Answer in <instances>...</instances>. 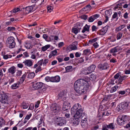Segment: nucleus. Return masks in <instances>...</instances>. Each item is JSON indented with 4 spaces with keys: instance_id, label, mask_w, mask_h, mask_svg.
Listing matches in <instances>:
<instances>
[{
    "instance_id": "1",
    "label": "nucleus",
    "mask_w": 130,
    "mask_h": 130,
    "mask_svg": "<svg viewBox=\"0 0 130 130\" xmlns=\"http://www.w3.org/2000/svg\"><path fill=\"white\" fill-rule=\"evenodd\" d=\"M89 86L88 82L86 80L81 79L77 80L74 84V89L76 92V95L79 96L83 93H86Z\"/></svg>"
},
{
    "instance_id": "2",
    "label": "nucleus",
    "mask_w": 130,
    "mask_h": 130,
    "mask_svg": "<svg viewBox=\"0 0 130 130\" xmlns=\"http://www.w3.org/2000/svg\"><path fill=\"white\" fill-rule=\"evenodd\" d=\"M83 109L81 105L78 103L75 104L72 107L71 110V113L74 114V119L73 122V125L76 126L78 125L80 122L79 119L81 118V114L83 113Z\"/></svg>"
},
{
    "instance_id": "3",
    "label": "nucleus",
    "mask_w": 130,
    "mask_h": 130,
    "mask_svg": "<svg viewBox=\"0 0 130 130\" xmlns=\"http://www.w3.org/2000/svg\"><path fill=\"white\" fill-rule=\"evenodd\" d=\"M82 121L80 122V124L82 127L85 129L88 126L87 122V115L84 112H83L81 114Z\"/></svg>"
},
{
    "instance_id": "4",
    "label": "nucleus",
    "mask_w": 130,
    "mask_h": 130,
    "mask_svg": "<svg viewBox=\"0 0 130 130\" xmlns=\"http://www.w3.org/2000/svg\"><path fill=\"white\" fill-rule=\"evenodd\" d=\"M15 39L13 37H10L7 38L6 43L7 46L10 48H12L15 47Z\"/></svg>"
},
{
    "instance_id": "5",
    "label": "nucleus",
    "mask_w": 130,
    "mask_h": 130,
    "mask_svg": "<svg viewBox=\"0 0 130 130\" xmlns=\"http://www.w3.org/2000/svg\"><path fill=\"white\" fill-rule=\"evenodd\" d=\"M127 118L125 116H119L117 119V122L118 125L120 126L123 125L127 122Z\"/></svg>"
},
{
    "instance_id": "6",
    "label": "nucleus",
    "mask_w": 130,
    "mask_h": 130,
    "mask_svg": "<svg viewBox=\"0 0 130 130\" xmlns=\"http://www.w3.org/2000/svg\"><path fill=\"white\" fill-rule=\"evenodd\" d=\"M56 122L57 125L60 126H62L66 123V119L64 117H58L56 118Z\"/></svg>"
},
{
    "instance_id": "7",
    "label": "nucleus",
    "mask_w": 130,
    "mask_h": 130,
    "mask_svg": "<svg viewBox=\"0 0 130 130\" xmlns=\"http://www.w3.org/2000/svg\"><path fill=\"white\" fill-rule=\"evenodd\" d=\"M130 105V103L129 102H123L118 105L117 108L119 110L122 109L125 110L128 108Z\"/></svg>"
},
{
    "instance_id": "8",
    "label": "nucleus",
    "mask_w": 130,
    "mask_h": 130,
    "mask_svg": "<svg viewBox=\"0 0 130 130\" xmlns=\"http://www.w3.org/2000/svg\"><path fill=\"white\" fill-rule=\"evenodd\" d=\"M8 96L5 94H0V102L2 104H9Z\"/></svg>"
},
{
    "instance_id": "9",
    "label": "nucleus",
    "mask_w": 130,
    "mask_h": 130,
    "mask_svg": "<svg viewBox=\"0 0 130 130\" xmlns=\"http://www.w3.org/2000/svg\"><path fill=\"white\" fill-rule=\"evenodd\" d=\"M43 61V59H41L37 63L35 64L33 68L34 69H36L35 70V72L37 73L38 72L41 71V66H42Z\"/></svg>"
},
{
    "instance_id": "10",
    "label": "nucleus",
    "mask_w": 130,
    "mask_h": 130,
    "mask_svg": "<svg viewBox=\"0 0 130 130\" xmlns=\"http://www.w3.org/2000/svg\"><path fill=\"white\" fill-rule=\"evenodd\" d=\"M50 108L51 110L54 113H57L58 112L60 108L56 103L52 104L50 106Z\"/></svg>"
},
{
    "instance_id": "11",
    "label": "nucleus",
    "mask_w": 130,
    "mask_h": 130,
    "mask_svg": "<svg viewBox=\"0 0 130 130\" xmlns=\"http://www.w3.org/2000/svg\"><path fill=\"white\" fill-rule=\"evenodd\" d=\"M43 85V83L41 82H35L33 83V87L35 89H38L41 88Z\"/></svg>"
},
{
    "instance_id": "12",
    "label": "nucleus",
    "mask_w": 130,
    "mask_h": 130,
    "mask_svg": "<svg viewBox=\"0 0 130 130\" xmlns=\"http://www.w3.org/2000/svg\"><path fill=\"white\" fill-rule=\"evenodd\" d=\"M108 26H106L104 27L101 29L100 30L97 32V33L100 35H102L105 34L107 31L108 29Z\"/></svg>"
},
{
    "instance_id": "13",
    "label": "nucleus",
    "mask_w": 130,
    "mask_h": 130,
    "mask_svg": "<svg viewBox=\"0 0 130 130\" xmlns=\"http://www.w3.org/2000/svg\"><path fill=\"white\" fill-rule=\"evenodd\" d=\"M109 67L107 63H105L103 64H100L98 66V68L101 70L106 69Z\"/></svg>"
},
{
    "instance_id": "14",
    "label": "nucleus",
    "mask_w": 130,
    "mask_h": 130,
    "mask_svg": "<svg viewBox=\"0 0 130 130\" xmlns=\"http://www.w3.org/2000/svg\"><path fill=\"white\" fill-rule=\"evenodd\" d=\"M35 7V5H33L30 6L26 7L25 11L26 14H28L33 11L34 8Z\"/></svg>"
},
{
    "instance_id": "15",
    "label": "nucleus",
    "mask_w": 130,
    "mask_h": 130,
    "mask_svg": "<svg viewBox=\"0 0 130 130\" xmlns=\"http://www.w3.org/2000/svg\"><path fill=\"white\" fill-rule=\"evenodd\" d=\"M69 106L67 105V104L66 102H64L63 103V105L62 108V112L65 113L66 112H64L66 111L67 112L69 110Z\"/></svg>"
},
{
    "instance_id": "16",
    "label": "nucleus",
    "mask_w": 130,
    "mask_h": 130,
    "mask_svg": "<svg viewBox=\"0 0 130 130\" xmlns=\"http://www.w3.org/2000/svg\"><path fill=\"white\" fill-rule=\"evenodd\" d=\"M58 50V49H56L54 50L53 51H51L50 53V54L49 56V58H51L53 57H54L55 56H56L58 54L57 53V50Z\"/></svg>"
},
{
    "instance_id": "17",
    "label": "nucleus",
    "mask_w": 130,
    "mask_h": 130,
    "mask_svg": "<svg viewBox=\"0 0 130 130\" xmlns=\"http://www.w3.org/2000/svg\"><path fill=\"white\" fill-rule=\"evenodd\" d=\"M60 77L58 76L51 77V82H58L60 81Z\"/></svg>"
},
{
    "instance_id": "18",
    "label": "nucleus",
    "mask_w": 130,
    "mask_h": 130,
    "mask_svg": "<svg viewBox=\"0 0 130 130\" xmlns=\"http://www.w3.org/2000/svg\"><path fill=\"white\" fill-rule=\"evenodd\" d=\"M8 72L11 75H13L14 74L16 71V68L14 66L12 67L8 70Z\"/></svg>"
},
{
    "instance_id": "19",
    "label": "nucleus",
    "mask_w": 130,
    "mask_h": 130,
    "mask_svg": "<svg viewBox=\"0 0 130 130\" xmlns=\"http://www.w3.org/2000/svg\"><path fill=\"white\" fill-rule=\"evenodd\" d=\"M23 63H24L26 66L29 67L31 66L33 64L32 61L29 59L24 61Z\"/></svg>"
},
{
    "instance_id": "20",
    "label": "nucleus",
    "mask_w": 130,
    "mask_h": 130,
    "mask_svg": "<svg viewBox=\"0 0 130 130\" xmlns=\"http://www.w3.org/2000/svg\"><path fill=\"white\" fill-rule=\"evenodd\" d=\"M66 94V92L65 91H62L60 92L58 95L59 98H65Z\"/></svg>"
},
{
    "instance_id": "21",
    "label": "nucleus",
    "mask_w": 130,
    "mask_h": 130,
    "mask_svg": "<svg viewBox=\"0 0 130 130\" xmlns=\"http://www.w3.org/2000/svg\"><path fill=\"white\" fill-rule=\"evenodd\" d=\"M110 12L108 10H107L105 12V14L106 15L105 18L106 19L104 20V22L105 23L108 20V16H109L110 15Z\"/></svg>"
},
{
    "instance_id": "22",
    "label": "nucleus",
    "mask_w": 130,
    "mask_h": 130,
    "mask_svg": "<svg viewBox=\"0 0 130 130\" xmlns=\"http://www.w3.org/2000/svg\"><path fill=\"white\" fill-rule=\"evenodd\" d=\"M90 27V26L88 25L87 24H86L85 26L83 27V30L82 31V33H84L86 31H89Z\"/></svg>"
},
{
    "instance_id": "23",
    "label": "nucleus",
    "mask_w": 130,
    "mask_h": 130,
    "mask_svg": "<svg viewBox=\"0 0 130 130\" xmlns=\"http://www.w3.org/2000/svg\"><path fill=\"white\" fill-rule=\"evenodd\" d=\"M96 68V66L94 64H92L89 67H88V69L89 70V72L91 73L93 72L95 70Z\"/></svg>"
},
{
    "instance_id": "24",
    "label": "nucleus",
    "mask_w": 130,
    "mask_h": 130,
    "mask_svg": "<svg viewBox=\"0 0 130 130\" xmlns=\"http://www.w3.org/2000/svg\"><path fill=\"white\" fill-rule=\"evenodd\" d=\"M25 47L28 49H31L33 47V45H32L28 42H26L25 44Z\"/></svg>"
},
{
    "instance_id": "25",
    "label": "nucleus",
    "mask_w": 130,
    "mask_h": 130,
    "mask_svg": "<svg viewBox=\"0 0 130 130\" xmlns=\"http://www.w3.org/2000/svg\"><path fill=\"white\" fill-rule=\"evenodd\" d=\"M77 42H74L73 43V45L71 46L70 47V49L72 50H75L77 49V47L75 45V44H77Z\"/></svg>"
},
{
    "instance_id": "26",
    "label": "nucleus",
    "mask_w": 130,
    "mask_h": 130,
    "mask_svg": "<svg viewBox=\"0 0 130 130\" xmlns=\"http://www.w3.org/2000/svg\"><path fill=\"white\" fill-rule=\"evenodd\" d=\"M5 120L1 117H0V128L5 125Z\"/></svg>"
},
{
    "instance_id": "27",
    "label": "nucleus",
    "mask_w": 130,
    "mask_h": 130,
    "mask_svg": "<svg viewBox=\"0 0 130 130\" xmlns=\"http://www.w3.org/2000/svg\"><path fill=\"white\" fill-rule=\"evenodd\" d=\"M51 47V45L47 44L45 46L42 47L41 48V50L43 51H45Z\"/></svg>"
},
{
    "instance_id": "28",
    "label": "nucleus",
    "mask_w": 130,
    "mask_h": 130,
    "mask_svg": "<svg viewBox=\"0 0 130 130\" xmlns=\"http://www.w3.org/2000/svg\"><path fill=\"white\" fill-rule=\"evenodd\" d=\"M35 76V74L34 73L32 72L29 73L28 74V75L27 76V78L28 79H32Z\"/></svg>"
},
{
    "instance_id": "29",
    "label": "nucleus",
    "mask_w": 130,
    "mask_h": 130,
    "mask_svg": "<svg viewBox=\"0 0 130 130\" xmlns=\"http://www.w3.org/2000/svg\"><path fill=\"white\" fill-rule=\"evenodd\" d=\"M126 78V77L125 76H120L119 78L118 79L119 83H121L124 79H125Z\"/></svg>"
},
{
    "instance_id": "30",
    "label": "nucleus",
    "mask_w": 130,
    "mask_h": 130,
    "mask_svg": "<svg viewBox=\"0 0 130 130\" xmlns=\"http://www.w3.org/2000/svg\"><path fill=\"white\" fill-rule=\"evenodd\" d=\"M19 83H14L11 86V88L13 89H15L19 87Z\"/></svg>"
},
{
    "instance_id": "31",
    "label": "nucleus",
    "mask_w": 130,
    "mask_h": 130,
    "mask_svg": "<svg viewBox=\"0 0 130 130\" xmlns=\"http://www.w3.org/2000/svg\"><path fill=\"white\" fill-rule=\"evenodd\" d=\"M107 127L108 129H113L115 128V125L113 123H111L108 125H107Z\"/></svg>"
},
{
    "instance_id": "32",
    "label": "nucleus",
    "mask_w": 130,
    "mask_h": 130,
    "mask_svg": "<svg viewBox=\"0 0 130 130\" xmlns=\"http://www.w3.org/2000/svg\"><path fill=\"white\" fill-rule=\"evenodd\" d=\"M66 72H70L72 70V66H69L66 67L65 69Z\"/></svg>"
},
{
    "instance_id": "33",
    "label": "nucleus",
    "mask_w": 130,
    "mask_h": 130,
    "mask_svg": "<svg viewBox=\"0 0 130 130\" xmlns=\"http://www.w3.org/2000/svg\"><path fill=\"white\" fill-rule=\"evenodd\" d=\"M29 106V105L27 103H26L25 102H23L22 104V107L23 109H25L27 108Z\"/></svg>"
},
{
    "instance_id": "34",
    "label": "nucleus",
    "mask_w": 130,
    "mask_h": 130,
    "mask_svg": "<svg viewBox=\"0 0 130 130\" xmlns=\"http://www.w3.org/2000/svg\"><path fill=\"white\" fill-rule=\"evenodd\" d=\"M82 73L85 75H86L91 73L90 72H89L88 68L83 70L82 72Z\"/></svg>"
},
{
    "instance_id": "35",
    "label": "nucleus",
    "mask_w": 130,
    "mask_h": 130,
    "mask_svg": "<svg viewBox=\"0 0 130 130\" xmlns=\"http://www.w3.org/2000/svg\"><path fill=\"white\" fill-rule=\"evenodd\" d=\"M123 36L122 33L121 32L118 33L117 35L116 38L117 40H119Z\"/></svg>"
},
{
    "instance_id": "36",
    "label": "nucleus",
    "mask_w": 130,
    "mask_h": 130,
    "mask_svg": "<svg viewBox=\"0 0 130 130\" xmlns=\"http://www.w3.org/2000/svg\"><path fill=\"white\" fill-rule=\"evenodd\" d=\"M26 76V75L25 74H24L23 75L20 80V83H22L24 82Z\"/></svg>"
},
{
    "instance_id": "37",
    "label": "nucleus",
    "mask_w": 130,
    "mask_h": 130,
    "mask_svg": "<svg viewBox=\"0 0 130 130\" xmlns=\"http://www.w3.org/2000/svg\"><path fill=\"white\" fill-rule=\"evenodd\" d=\"M20 10V9L19 8H15L13 10H12L10 12L11 13H16Z\"/></svg>"
},
{
    "instance_id": "38",
    "label": "nucleus",
    "mask_w": 130,
    "mask_h": 130,
    "mask_svg": "<svg viewBox=\"0 0 130 130\" xmlns=\"http://www.w3.org/2000/svg\"><path fill=\"white\" fill-rule=\"evenodd\" d=\"M12 57L11 55L6 54L4 55L3 56V58L4 59H7L11 58Z\"/></svg>"
},
{
    "instance_id": "39",
    "label": "nucleus",
    "mask_w": 130,
    "mask_h": 130,
    "mask_svg": "<svg viewBox=\"0 0 130 130\" xmlns=\"http://www.w3.org/2000/svg\"><path fill=\"white\" fill-rule=\"evenodd\" d=\"M117 87L116 86L112 87L110 89V92L112 93L115 91L117 90Z\"/></svg>"
},
{
    "instance_id": "40",
    "label": "nucleus",
    "mask_w": 130,
    "mask_h": 130,
    "mask_svg": "<svg viewBox=\"0 0 130 130\" xmlns=\"http://www.w3.org/2000/svg\"><path fill=\"white\" fill-rule=\"evenodd\" d=\"M90 52V50L88 49H86L85 50L83 51V55H86L88 54Z\"/></svg>"
},
{
    "instance_id": "41",
    "label": "nucleus",
    "mask_w": 130,
    "mask_h": 130,
    "mask_svg": "<svg viewBox=\"0 0 130 130\" xmlns=\"http://www.w3.org/2000/svg\"><path fill=\"white\" fill-rule=\"evenodd\" d=\"M111 53H115L118 52L117 47H115L111 49L110 50Z\"/></svg>"
},
{
    "instance_id": "42",
    "label": "nucleus",
    "mask_w": 130,
    "mask_h": 130,
    "mask_svg": "<svg viewBox=\"0 0 130 130\" xmlns=\"http://www.w3.org/2000/svg\"><path fill=\"white\" fill-rule=\"evenodd\" d=\"M43 38L46 41H50L49 39H48V36L47 34H43Z\"/></svg>"
},
{
    "instance_id": "43",
    "label": "nucleus",
    "mask_w": 130,
    "mask_h": 130,
    "mask_svg": "<svg viewBox=\"0 0 130 130\" xmlns=\"http://www.w3.org/2000/svg\"><path fill=\"white\" fill-rule=\"evenodd\" d=\"M97 40V39L96 38H95L93 39H91L89 41V43L91 44L92 43L96 41Z\"/></svg>"
},
{
    "instance_id": "44",
    "label": "nucleus",
    "mask_w": 130,
    "mask_h": 130,
    "mask_svg": "<svg viewBox=\"0 0 130 130\" xmlns=\"http://www.w3.org/2000/svg\"><path fill=\"white\" fill-rule=\"evenodd\" d=\"M15 29V28L13 27H8L7 28V30L9 31L14 30Z\"/></svg>"
},
{
    "instance_id": "45",
    "label": "nucleus",
    "mask_w": 130,
    "mask_h": 130,
    "mask_svg": "<svg viewBox=\"0 0 130 130\" xmlns=\"http://www.w3.org/2000/svg\"><path fill=\"white\" fill-rule=\"evenodd\" d=\"M72 31L75 34H77L78 32V29L77 28H73L72 30Z\"/></svg>"
},
{
    "instance_id": "46",
    "label": "nucleus",
    "mask_w": 130,
    "mask_h": 130,
    "mask_svg": "<svg viewBox=\"0 0 130 130\" xmlns=\"http://www.w3.org/2000/svg\"><path fill=\"white\" fill-rule=\"evenodd\" d=\"M46 88L44 87L42 88H41L39 90L40 93H42L45 91L46 90Z\"/></svg>"
},
{
    "instance_id": "47",
    "label": "nucleus",
    "mask_w": 130,
    "mask_h": 130,
    "mask_svg": "<svg viewBox=\"0 0 130 130\" xmlns=\"http://www.w3.org/2000/svg\"><path fill=\"white\" fill-rule=\"evenodd\" d=\"M45 80L47 82L50 81L51 82V77L47 76L45 78Z\"/></svg>"
},
{
    "instance_id": "48",
    "label": "nucleus",
    "mask_w": 130,
    "mask_h": 130,
    "mask_svg": "<svg viewBox=\"0 0 130 130\" xmlns=\"http://www.w3.org/2000/svg\"><path fill=\"white\" fill-rule=\"evenodd\" d=\"M96 78V76L92 74L90 76V79L92 80H95Z\"/></svg>"
},
{
    "instance_id": "49",
    "label": "nucleus",
    "mask_w": 130,
    "mask_h": 130,
    "mask_svg": "<svg viewBox=\"0 0 130 130\" xmlns=\"http://www.w3.org/2000/svg\"><path fill=\"white\" fill-rule=\"evenodd\" d=\"M99 16L100 15L99 14H95L94 15H92V17H93V18L94 20H95L97 18H99Z\"/></svg>"
},
{
    "instance_id": "50",
    "label": "nucleus",
    "mask_w": 130,
    "mask_h": 130,
    "mask_svg": "<svg viewBox=\"0 0 130 130\" xmlns=\"http://www.w3.org/2000/svg\"><path fill=\"white\" fill-rule=\"evenodd\" d=\"M22 74V72L21 70L18 71L17 72L16 75L17 76H20Z\"/></svg>"
},
{
    "instance_id": "51",
    "label": "nucleus",
    "mask_w": 130,
    "mask_h": 130,
    "mask_svg": "<svg viewBox=\"0 0 130 130\" xmlns=\"http://www.w3.org/2000/svg\"><path fill=\"white\" fill-rule=\"evenodd\" d=\"M14 79L13 78H11L9 80V84H11L13 82H14Z\"/></svg>"
},
{
    "instance_id": "52",
    "label": "nucleus",
    "mask_w": 130,
    "mask_h": 130,
    "mask_svg": "<svg viewBox=\"0 0 130 130\" xmlns=\"http://www.w3.org/2000/svg\"><path fill=\"white\" fill-rule=\"evenodd\" d=\"M118 16L117 15V12H115L114 14L112 16V18L113 19H115L116 18V17H117V20L118 19V18L117 17Z\"/></svg>"
},
{
    "instance_id": "53",
    "label": "nucleus",
    "mask_w": 130,
    "mask_h": 130,
    "mask_svg": "<svg viewBox=\"0 0 130 130\" xmlns=\"http://www.w3.org/2000/svg\"><path fill=\"white\" fill-rule=\"evenodd\" d=\"M40 103V101H38L36 103L35 105V107L37 108H38L39 106V104Z\"/></svg>"
},
{
    "instance_id": "54",
    "label": "nucleus",
    "mask_w": 130,
    "mask_h": 130,
    "mask_svg": "<svg viewBox=\"0 0 130 130\" xmlns=\"http://www.w3.org/2000/svg\"><path fill=\"white\" fill-rule=\"evenodd\" d=\"M97 28H98L95 26L94 25L92 26V30L93 31H96V29Z\"/></svg>"
},
{
    "instance_id": "55",
    "label": "nucleus",
    "mask_w": 130,
    "mask_h": 130,
    "mask_svg": "<svg viewBox=\"0 0 130 130\" xmlns=\"http://www.w3.org/2000/svg\"><path fill=\"white\" fill-rule=\"evenodd\" d=\"M31 116V114L30 113L28 115H27L25 118V120L26 119L27 120L29 119Z\"/></svg>"
},
{
    "instance_id": "56",
    "label": "nucleus",
    "mask_w": 130,
    "mask_h": 130,
    "mask_svg": "<svg viewBox=\"0 0 130 130\" xmlns=\"http://www.w3.org/2000/svg\"><path fill=\"white\" fill-rule=\"evenodd\" d=\"M84 61V60L82 57L80 58L78 60V63H81L83 62Z\"/></svg>"
},
{
    "instance_id": "57",
    "label": "nucleus",
    "mask_w": 130,
    "mask_h": 130,
    "mask_svg": "<svg viewBox=\"0 0 130 130\" xmlns=\"http://www.w3.org/2000/svg\"><path fill=\"white\" fill-rule=\"evenodd\" d=\"M120 75H119V73H117L114 76V78L115 79H118V78H119Z\"/></svg>"
},
{
    "instance_id": "58",
    "label": "nucleus",
    "mask_w": 130,
    "mask_h": 130,
    "mask_svg": "<svg viewBox=\"0 0 130 130\" xmlns=\"http://www.w3.org/2000/svg\"><path fill=\"white\" fill-rule=\"evenodd\" d=\"M94 20V19L92 17V16L90 17L88 21L89 22H92Z\"/></svg>"
},
{
    "instance_id": "59",
    "label": "nucleus",
    "mask_w": 130,
    "mask_h": 130,
    "mask_svg": "<svg viewBox=\"0 0 130 130\" xmlns=\"http://www.w3.org/2000/svg\"><path fill=\"white\" fill-rule=\"evenodd\" d=\"M42 120H43L42 119H40L39 122L38 123V128L40 127L41 126H40V125L42 123Z\"/></svg>"
},
{
    "instance_id": "60",
    "label": "nucleus",
    "mask_w": 130,
    "mask_h": 130,
    "mask_svg": "<svg viewBox=\"0 0 130 130\" xmlns=\"http://www.w3.org/2000/svg\"><path fill=\"white\" fill-rule=\"evenodd\" d=\"M129 3L128 4H125L123 6V7L124 8H126L128 6H129L130 5V0L128 1Z\"/></svg>"
},
{
    "instance_id": "61",
    "label": "nucleus",
    "mask_w": 130,
    "mask_h": 130,
    "mask_svg": "<svg viewBox=\"0 0 130 130\" xmlns=\"http://www.w3.org/2000/svg\"><path fill=\"white\" fill-rule=\"evenodd\" d=\"M107 125H104L102 126V129L103 130H108Z\"/></svg>"
},
{
    "instance_id": "62",
    "label": "nucleus",
    "mask_w": 130,
    "mask_h": 130,
    "mask_svg": "<svg viewBox=\"0 0 130 130\" xmlns=\"http://www.w3.org/2000/svg\"><path fill=\"white\" fill-rule=\"evenodd\" d=\"M118 93L119 94L123 95L125 93V92L124 91H119Z\"/></svg>"
},
{
    "instance_id": "63",
    "label": "nucleus",
    "mask_w": 130,
    "mask_h": 130,
    "mask_svg": "<svg viewBox=\"0 0 130 130\" xmlns=\"http://www.w3.org/2000/svg\"><path fill=\"white\" fill-rule=\"evenodd\" d=\"M54 37L55 36H53L51 35L50 36L49 39L50 41H51L52 40H54Z\"/></svg>"
},
{
    "instance_id": "64",
    "label": "nucleus",
    "mask_w": 130,
    "mask_h": 130,
    "mask_svg": "<svg viewBox=\"0 0 130 130\" xmlns=\"http://www.w3.org/2000/svg\"><path fill=\"white\" fill-rule=\"evenodd\" d=\"M81 18L84 20H86L87 19V16L85 15H82L81 16Z\"/></svg>"
}]
</instances>
